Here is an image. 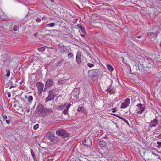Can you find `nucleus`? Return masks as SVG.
Segmentation results:
<instances>
[{
	"mask_svg": "<svg viewBox=\"0 0 161 161\" xmlns=\"http://www.w3.org/2000/svg\"><path fill=\"white\" fill-rule=\"evenodd\" d=\"M58 92V90L54 89L50 90L49 91L48 96L46 97L45 99L46 102L53 100L54 98L56 96Z\"/></svg>",
	"mask_w": 161,
	"mask_h": 161,
	"instance_id": "1",
	"label": "nucleus"
},
{
	"mask_svg": "<svg viewBox=\"0 0 161 161\" xmlns=\"http://www.w3.org/2000/svg\"><path fill=\"white\" fill-rule=\"evenodd\" d=\"M36 85L38 88L37 93L39 96H41L42 92H45L47 88L45 87V88L43 90L44 84L40 82H38Z\"/></svg>",
	"mask_w": 161,
	"mask_h": 161,
	"instance_id": "2",
	"label": "nucleus"
},
{
	"mask_svg": "<svg viewBox=\"0 0 161 161\" xmlns=\"http://www.w3.org/2000/svg\"><path fill=\"white\" fill-rule=\"evenodd\" d=\"M56 134L63 138L68 137L70 135L69 133H67L66 131L63 129H59L57 130L56 131Z\"/></svg>",
	"mask_w": 161,
	"mask_h": 161,
	"instance_id": "3",
	"label": "nucleus"
},
{
	"mask_svg": "<svg viewBox=\"0 0 161 161\" xmlns=\"http://www.w3.org/2000/svg\"><path fill=\"white\" fill-rule=\"evenodd\" d=\"M158 117H156L154 119L151 121L148 126L149 130L150 131L153 127H155L158 124Z\"/></svg>",
	"mask_w": 161,
	"mask_h": 161,
	"instance_id": "4",
	"label": "nucleus"
},
{
	"mask_svg": "<svg viewBox=\"0 0 161 161\" xmlns=\"http://www.w3.org/2000/svg\"><path fill=\"white\" fill-rule=\"evenodd\" d=\"M58 46L59 47L58 50L61 53H64V52H65L66 53L67 51L71 50L70 48L68 49L66 47H64V45H60L59 44Z\"/></svg>",
	"mask_w": 161,
	"mask_h": 161,
	"instance_id": "5",
	"label": "nucleus"
},
{
	"mask_svg": "<svg viewBox=\"0 0 161 161\" xmlns=\"http://www.w3.org/2000/svg\"><path fill=\"white\" fill-rule=\"evenodd\" d=\"M136 106L137 107V108L136 109L137 113L141 114L144 111L145 107L143 105L139 104H138Z\"/></svg>",
	"mask_w": 161,
	"mask_h": 161,
	"instance_id": "6",
	"label": "nucleus"
},
{
	"mask_svg": "<svg viewBox=\"0 0 161 161\" xmlns=\"http://www.w3.org/2000/svg\"><path fill=\"white\" fill-rule=\"evenodd\" d=\"M54 83L53 79H48L46 81L45 84V87H50L54 85Z\"/></svg>",
	"mask_w": 161,
	"mask_h": 161,
	"instance_id": "7",
	"label": "nucleus"
},
{
	"mask_svg": "<svg viewBox=\"0 0 161 161\" xmlns=\"http://www.w3.org/2000/svg\"><path fill=\"white\" fill-rule=\"evenodd\" d=\"M130 103V99L127 98L124 103H121V108H125L129 106Z\"/></svg>",
	"mask_w": 161,
	"mask_h": 161,
	"instance_id": "8",
	"label": "nucleus"
},
{
	"mask_svg": "<svg viewBox=\"0 0 161 161\" xmlns=\"http://www.w3.org/2000/svg\"><path fill=\"white\" fill-rule=\"evenodd\" d=\"M159 33V31L156 30L154 32H149L147 33L148 36L151 38H155Z\"/></svg>",
	"mask_w": 161,
	"mask_h": 161,
	"instance_id": "9",
	"label": "nucleus"
},
{
	"mask_svg": "<svg viewBox=\"0 0 161 161\" xmlns=\"http://www.w3.org/2000/svg\"><path fill=\"white\" fill-rule=\"evenodd\" d=\"M53 111L51 109H46V108H43L42 110V111L40 115L43 116H44L46 115L48 113H53Z\"/></svg>",
	"mask_w": 161,
	"mask_h": 161,
	"instance_id": "10",
	"label": "nucleus"
},
{
	"mask_svg": "<svg viewBox=\"0 0 161 161\" xmlns=\"http://www.w3.org/2000/svg\"><path fill=\"white\" fill-rule=\"evenodd\" d=\"M84 145L86 147H90L92 145L91 140L90 138L85 140L83 142Z\"/></svg>",
	"mask_w": 161,
	"mask_h": 161,
	"instance_id": "11",
	"label": "nucleus"
},
{
	"mask_svg": "<svg viewBox=\"0 0 161 161\" xmlns=\"http://www.w3.org/2000/svg\"><path fill=\"white\" fill-rule=\"evenodd\" d=\"M95 72V69L90 70L89 71L88 74L90 77L94 78L97 76Z\"/></svg>",
	"mask_w": 161,
	"mask_h": 161,
	"instance_id": "12",
	"label": "nucleus"
},
{
	"mask_svg": "<svg viewBox=\"0 0 161 161\" xmlns=\"http://www.w3.org/2000/svg\"><path fill=\"white\" fill-rule=\"evenodd\" d=\"M46 138L51 141H53L54 140V135L53 133H50L46 136Z\"/></svg>",
	"mask_w": 161,
	"mask_h": 161,
	"instance_id": "13",
	"label": "nucleus"
},
{
	"mask_svg": "<svg viewBox=\"0 0 161 161\" xmlns=\"http://www.w3.org/2000/svg\"><path fill=\"white\" fill-rule=\"evenodd\" d=\"M68 79H59L58 81V82L59 84H68V82L67 81H68Z\"/></svg>",
	"mask_w": 161,
	"mask_h": 161,
	"instance_id": "14",
	"label": "nucleus"
},
{
	"mask_svg": "<svg viewBox=\"0 0 161 161\" xmlns=\"http://www.w3.org/2000/svg\"><path fill=\"white\" fill-rule=\"evenodd\" d=\"M77 111L79 112H80L84 114H86L87 113V110L83 106L79 107L77 109Z\"/></svg>",
	"mask_w": 161,
	"mask_h": 161,
	"instance_id": "15",
	"label": "nucleus"
},
{
	"mask_svg": "<svg viewBox=\"0 0 161 161\" xmlns=\"http://www.w3.org/2000/svg\"><path fill=\"white\" fill-rule=\"evenodd\" d=\"M43 106L42 105H40L38 106L36 109V113L37 114L40 115L43 108Z\"/></svg>",
	"mask_w": 161,
	"mask_h": 161,
	"instance_id": "16",
	"label": "nucleus"
},
{
	"mask_svg": "<svg viewBox=\"0 0 161 161\" xmlns=\"http://www.w3.org/2000/svg\"><path fill=\"white\" fill-rule=\"evenodd\" d=\"M143 68H150L151 67L152 64L149 61L145 62L142 64Z\"/></svg>",
	"mask_w": 161,
	"mask_h": 161,
	"instance_id": "17",
	"label": "nucleus"
},
{
	"mask_svg": "<svg viewBox=\"0 0 161 161\" xmlns=\"http://www.w3.org/2000/svg\"><path fill=\"white\" fill-rule=\"evenodd\" d=\"M161 132V127L160 125H159L157 128L155 129L153 131V134L154 135H157L158 134L157 133Z\"/></svg>",
	"mask_w": 161,
	"mask_h": 161,
	"instance_id": "18",
	"label": "nucleus"
},
{
	"mask_svg": "<svg viewBox=\"0 0 161 161\" xmlns=\"http://www.w3.org/2000/svg\"><path fill=\"white\" fill-rule=\"evenodd\" d=\"M80 55V53H77L76 55V61L78 64H80L81 61Z\"/></svg>",
	"mask_w": 161,
	"mask_h": 161,
	"instance_id": "19",
	"label": "nucleus"
},
{
	"mask_svg": "<svg viewBox=\"0 0 161 161\" xmlns=\"http://www.w3.org/2000/svg\"><path fill=\"white\" fill-rule=\"evenodd\" d=\"M25 98L27 99V101L29 103H31L33 100V97L31 96L26 95L25 96Z\"/></svg>",
	"mask_w": 161,
	"mask_h": 161,
	"instance_id": "20",
	"label": "nucleus"
},
{
	"mask_svg": "<svg viewBox=\"0 0 161 161\" xmlns=\"http://www.w3.org/2000/svg\"><path fill=\"white\" fill-rule=\"evenodd\" d=\"M77 26L80 29L83 33L86 34V30L84 27H82L80 24H77Z\"/></svg>",
	"mask_w": 161,
	"mask_h": 161,
	"instance_id": "21",
	"label": "nucleus"
},
{
	"mask_svg": "<svg viewBox=\"0 0 161 161\" xmlns=\"http://www.w3.org/2000/svg\"><path fill=\"white\" fill-rule=\"evenodd\" d=\"M106 90L110 94H114L115 92V90L114 88H112L111 89L109 88H107L106 89Z\"/></svg>",
	"mask_w": 161,
	"mask_h": 161,
	"instance_id": "22",
	"label": "nucleus"
},
{
	"mask_svg": "<svg viewBox=\"0 0 161 161\" xmlns=\"http://www.w3.org/2000/svg\"><path fill=\"white\" fill-rule=\"evenodd\" d=\"M47 46H43L42 47H41L40 48H38V50L40 52H42L44 51L47 48Z\"/></svg>",
	"mask_w": 161,
	"mask_h": 161,
	"instance_id": "23",
	"label": "nucleus"
},
{
	"mask_svg": "<svg viewBox=\"0 0 161 161\" xmlns=\"http://www.w3.org/2000/svg\"><path fill=\"white\" fill-rule=\"evenodd\" d=\"M107 67L108 69L110 71H112L114 70L113 68L110 65L107 64Z\"/></svg>",
	"mask_w": 161,
	"mask_h": 161,
	"instance_id": "24",
	"label": "nucleus"
},
{
	"mask_svg": "<svg viewBox=\"0 0 161 161\" xmlns=\"http://www.w3.org/2000/svg\"><path fill=\"white\" fill-rule=\"evenodd\" d=\"M99 144L101 147H104L106 145L105 142L102 141H100L99 142Z\"/></svg>",
	"mask_w": 161,
	"mask_h": 161,
	"instance_id": "25",
	"label": "nucleus"
},
{
	"mask_svg": "<svg viewBox=\"0 0 161 161\" xmlns=\"http://www.w3.org/2000/svg\"><path fill=\"white\" fill-rule=\"evenodd\" d=\"M95 72L97 74V76H99L100 74H102L101 71L100 69H95Z\"/></svg>",
	"mask_w": 161,
	"mask_h": 161,
	"instance_id": "26",
	"label": "nucleus"
},
{
	"mask_svg": "<svg viewBox=\"0 0 161 161\" xmlns=\"http://www.w3.org/2000/svg\"><path fill=\"white\" fill-rule=\"evenodd\" d=\"M31 154L33 160L35 161L36 159V157L32 149L31 150Z\"/></svg>",
	"mask_w": 161,
	"mask_h": 161,
	"instance_id": "27",
	"label": "nucleus"
},
{
	"mask_svg": "<svg viewBox=\"0 0 161 161\" xmlns=\"http://www.w3.org/2000/svg\"><path fill=\"white\" fill-rule=\"evenodd\" d=\"M71 50H69V51H67V53H68V57L69 58H70L72 57L73 55V53H71Z\"/></svg>",
	"mask_w": 161,
	"mask_h": 161,
	"instance_id": "28",
	"label": "nucleus"
},
{
	"mask_svg": "<svg viewBox=\"0 0 161 161\" xmlns=\"http://www.w3.org/2000/svg\"><path fill=\"white\" fill-rule=\"evenodd\" d=\"M55 25L54 23L52 22L50 23L47 24L46 26L47 27H52L53 26Z\"/></svg>",
	"mask_w": 161,
	"mask_h": 161,
	"instance_id": "29",
	"label": "nucleus"
},
{
	"mask_svg": "<svg viewBox=\"0 0 161 161\" xmlns=\"http://www.w3.org/2000/svg\"><path fill=\"white\" fill-rule=\"evenodd\" d=\"M66 104H65L64 105H60L59 107H58V108L60 110L63 109L66 106Z\"/></svg>",
	"mask_w": 161,
	"mask_h": 161,
	"instance_id": "30",
	"label": "nucleus"
},
{
	"mask_svg": "<svg viewBox=\"0 0 161 161\" xmlns=\"http://www.w3.org/2000/svg\"><path fill=\"white\" fill-rule=\"evenodd\" d=\"M119 118L120 119L124 121L126 123H127L128 124H129L128 121L126 119L122 117H119Z\"/></svg>",
	"mask_w": 161,
	"mask_h": 161,
	"instance_id": "31",
	"label": "nucleus"
},
{
	"mask_svg": "<svg viewBox=\"0 0 161 161\" xmlns=\"http://www.w3.org/2000/svg\"><path fill=\"white\" fill-rule=\"evenodd\" d=\"M39 127V125L38 124H36L34 125L33 126V129L34 130H36L37 128H38Z\"/></svg>",
	"mask_w": 161,
	"mask_h": 161,
	"instance_id": "32",
	"label": "nucleus"
},
{
	"mask_svg": "<svg viewBox=\"0 0 161 161\" xmlns=\"http://www.w3.org/2000/svg\"><path fill=\"white\" fill-rule=\"evenodd\" d=\"M157 143L158 145L157 147L158 148H159L161 147V142L159 141H158L157 142Z\"/></svg>",
	"mask_w": 161,
	"mask_h": 161,
	"instance_id": "33",
	"label": "nucleus"
},
{
	"mask_svg": "<svg viewBox=\"0 0 161 161\" xmlns=\"http://www.w3.org/2000/svg\"><path fill=\"white\" fill-rule=\"evenodd\" d=\"M87 66L90 68H92L94 66V64L90 63H88L87 64Z\"/></svg>",
	"mask_w": 161,
	"mask_h": 161,
	"instance_id": "34",
	"label": "nucleus"
},
{
	"mask_svg": "<svg viewBox=\"0 0 161 161\" xmlns=\"http://www.w3.org/2000/svg\"><path fill=\"white\" fill-rule=\"evenodd\" d=\"M19 29V28L18 26L16 25H14V26L13 29L15 31H16Z\"/></svg>",
	"mask_w": 161,
	"mask_h": 161,
	"instance_id": "35",
	"label": "nucleus"
},
{
	"mask_svg": "<svg viewBox=\"0 0 161 161\" xmlns=\"http://www.w3.org/2000/svg\"><path fill=\"white\" fill-rule=\"evenodd\" d=\"M6 71L7 72V74L6 75V76L7 77H8L10 76V71L9 70H7Z\"/></svg>",
	"mask_w": 161,
	"mask_h": 161,
	"instance_id": "36",
	"label": "nucleus"
},
{
	"mask_svg": "<svg viewBox=\"0 0 161 161\" xmlns=\"http://www.w3.org/2000/svg\"><path fill=\"white\" fill-rule=\"evenodd\" d=\"M134 68H135L136 70H138L140 69L139 67L137 65H135L134 66Z\"/></svg>",
	"mask_w": 161,
	"mask_h": 161,
	"instance_id": "37",
	"label": "nucleus"
},
{
	"mask_svg": "<svg viewBox=\"0 0 161 161\" xmlns=\"http://www.w3.org/2000/svg\"><path fill=\"white\" fill-rule=\"evenodd\" d=\"M159 82H161V71L160 72L159 74Z\"/></svg>",
	"mask_w": 161,
	"mask_h": 161,
	"instance_id": "38",
	"label": "nucleus"
},
{
	"mask_svg": "<svg viewBox=\"0 0 161 161\" xmlns=\"http://www.w3.org/2000/svg\"><path fill=\"white\" fill-rule=\"evenodd\" d=\"M3 121H4L5 119H6L7 118V116L5 115H3Z\"/></svg>",
	"mask_w": 161,
	"mask_h": 161,
	"instance_id": "39",
	"label": "nucleus"
},
{
	"mask_svg": "<svg viewBox=\"0 0 161 161\" xmlns=\"http://www.w3.org/2000/svg\"><path fill=\"white\" fill-rule=\"evenodd\" d=\"M36 21L37 22H39L41 21V19L40 18H37L36 19Z\"/></svg>",
	"mask_w": 161,
	"mask_h": 161,
	"instance_id": "40",
	"label": "nucleus"
},
{
	"mask_svg": "<svg viewBox=\"0 0 161 161\" xmlns=\"http://www.w3.org/2000/svg\"><path fill=\"white\" fill-rule=\"evenodd\" d=\"M158 2V5L160 7H161V0H159Z\"/></svg>",
	"mask_w": 161,
	"mask_h": 161,
	"instance_id": "41",
	"label": "nucleus"
},
{
	"mask_svg": "<svg viewBox=\"0 0 161 161\" xmlns=\"http://www.w3.org/2000/svg\"><path fill=\"white\" fill-rule=\"evenodd\" d=\"M63 113L64 114H67L68 113V111L64 109L63 112Z\"/></svg>",
	"mask_w": 161,
	"mask_h": 161,
	"instance_id": "42",
	"label": "nucleus"
},
{
	"mask_svg": "<svg viewBox=\"0 0 161 161\" xmlns=\"http://www.w3.org/2000/svg\"><path fill=\"white\" fill-rule=\"evenodd\" d=\"M155 137L157 138L161 139V134L158 136H155Z\"/></svg>",
	"mask_w": 161,
	"mask_h": 161,
	"instance_id": "43",
	"label": "nucleus"
},
{
	"mask_svg": "<svg viewBox=\"0 0 161 161\" xmlns=\"http://www.w3.org/2000/svg\"><path fill=\"white\" fill-rule=\"evenodd\" d=\"M152 154L155 156H157L158 157V158H160V157L159 156V155H156V154L155 153H154L153 152H152Z\"/></svg>",
	"mask_w": 161,
	"mask_h": 161,
	"instance_id": "44",
	"label": "nucleus"
},
{
	"mask_svg": "<svg viewBox=\"0 0 161 161\" xmlns=\"http://www.w3.org/2000/svg\"><path fill=\"white\" fill-rule=\"evenodd\" d=\"M70 103H69L68 104V105L66 107V108H68V109H69V108L70 107Z\"/></svg>",
	"mask_w": 161,
	"mask_h": 161,
	"instance_id": "45",
	"label": "nucleus"
},
{
	"mask_svg": "<svg viewBox=\"0 0 161 161\" xmlns=\"http://www.w3.org/2000/svg\"><path fill=\"white\" fill-rule=\"evenodd\" d=\"M112 112L113 113H114L116 111V108H113L112 109Z\"/></svg>",
	"mask_w": 161,
	"mask_h": 161,
	"instance_id": "46",
	"label": "nucleus"
},
{
	"mask_svg": "<svg viewBox=\"0 0 161 161\" xmlns=\"http://www.w3.org/2000/svg\"><path fill=\"white\" fill-rule=\"evenodd\" d=\"M6 122L8 124H9L10 123V121L9 120H7Z\"/></svg>",
	"mask_w": 161,
	"mask_h": 161,
	"instance_id": "47",
	"label": "nucleus"
},
{
	"mask_svg": "<svg viewBox=\"0 0 161 161\" xmlns=\"http://www.w3.org/2000/svg\"><path fill=\"white\" fill-rule=\"evenodd\" d=\"M38 35V33L37 32H36L35 33H34V36H36Z\"/></svg>",
	"mask_w": 161,
	"mask_h": 161,
	"instance_id": "48",
	"label": "nucleus"
},
{
	"mask_svg": "<svg viewBox=\"0 0 161 161\" xmlns=\"http://www.w3.org/2000/svg\"><path fill=\"white\" fill-rule=\"evenodd\" d=\"M8 97H11V94H10V92H8Z\"/></svg>",
	"mask_w": 161,
	"mask_h": 161,
	"instance_id": "49",
	"label": "nucleus"
},
{
	"mask_svg": "<svg viewBox=\"0 0 161 161\" xmlns=\"http://www.w3.org/2000/svg\"><path fill=\"white\" fill-rule=\"evenodd\" d=\"M26 111L27 113H29L30 112V108H26Z\"/></svg>",
	"mask_w": 161,
	"mask_h": 161,
	"instance_id": "50",
	"label": "nucleus"
},
{
	"mask_svg": "<svg viewBox=\"0 0 161 161\" xmlns=\"http://www.w3.org/2000/svg\"><path fill=\"white\" fill-rule=\"evenodd\" d=\"M156 117H158V119H159L158 120H159V121H161V116H157Z\"/></svg>",
	"mask_w": 161,
	"mask_h": 161,
	"instance_id": "51",
	"label": "nucleus"
},
{
	"mask_svg": "<svg viewBox=\"0 0 161 161\" xmlns=\"http://www.w3.org/2000/svg\"><path fill=\"white\" fill-rule=\"evenodd\" d=\"M85 34H80V36L82 37H84L85 36Z\"/></svg>",
	"mask_w": 161,
	"mask_h": 161,
	"instance_id": "52",
	"label": "nucleus"
},
{
	"mask_svg": "<svg viewBox=\"0 0 161 161\" xmlns=\"http://www.w3.org/2000/svg\"><path fill=\"white\" fill-rule=\"evenodd\" d=\"M112 115H113L115 116H117L118 118H119V117H120V116H119L118 115H116V114H112Z\"/></svg>",
	"mask_w": 161,
	"mask_h": 161,
	"instance_id": "53",
	"label": "nucleus"
},
{
	"mask_svg": "<svg viewBox=\"0 0 161 161\" xmlns=\"http://www.w3.org/2000/svg\"><path fill=\"white\" fill-rule=\"evenodd\" d=\"M47 48H49V49H53V47H47Z\"/></svg>",
	"mask_w": 161,
	"mask_h": 161,
	"instance_id": "54",
	"label": "nucleus"
},
{
	"mask_svg": "<svg viewBox=\"0 0 161 161\" xmlns=\"http://www.w3.org/2000/svg\"><path fill=\"white\" fill-rule=\"evenodd\" d=\"M14 87V86H13V85H12V86H10V87L9 88H10V89H11V88H13V87Z\"/></svg>",
	"mask_w": 161,
	"mask_h": 161,
	"instance_id": "55",
	"label": "nucleus"
},
{
	"mask_svg": "<svg viewBox=\"0 0 161 161\" xmlns=\"http://www.w3.org/2000/svg\"><path fill=\"white\" fill-rule=\"evenodd\" d=\"M53 31H54V32H58V30H56V29L54 30H53Z\"/></svg>",
	"mask_w": 161,
	"mask_h": 161,
	"instance_id": "56",
	"label": "nucleus"
},
{
	"mask_svg": "<svg viewBox=\"0 0 161 161\" xmlns=\"http://www.w3.org/2000/svg\"><path fill=\"white\" fill-rule=\"evenodd\" d=\"M7 61V60H3V62H4V63L5 64V63Z\"/></svg>",
	"mask_w": 161,
	"mask_h": 161,
	"instance_id": "57",
	"label": "nucleus"
},
{
	"mask_svg": "<svg viewBox=\"0 0 161 161\" xmlns=\"http://www.w3.org/2000/svg\"><path fill=\"white\" fill-rule=\"evenodd\" d=\"M142 36H138L137 37V38H140L141 37H142Z\"/></svg>",
	"mask_w": 161,
	"mask_h": 161,
	"instance_id": "58",
	"label": "nucleus"
},
{
	"mask_svg": "<svg viewBox=\"0 0 161 161\" xmlns=\"http://www.w3.org/2000/svg\"><path fill=\"white\" fill-rule=\"evenodd\" d=\"M64 110H65L66 111H67L68 112V110H69V109L67 108H65V109H64Z\"/></svg>",
	"mask_w": 161,
	"mask_h": 161,
	"instance_id": "59",
	"label": "nucleus"
},
{
	"mask_svg": "<svg viewBox=\"0 0 161 161\" xmlns=\"http://www.w3.org/2000/svg\"><path fill=\"white\" fill-rule=\"evenodd\" d=\"M52 159H50L48 160H47V161H52Z\"/></svg>",
	"mask_w": 161,
	"mask_h": 161,
	"instance_id": "60",
	"label": "nucleus"
},
{
	"mask_svg": "<svg viewBox=\"0 0 161 161\" xmlns=\"http://www.w3.org/2000/svg\"><path fill=\"white\" fill-rule=\"evenodd\" d=\"M42 148H43L45 149H46V150H47V149H48L47 148H45V147H42Z\"/></svg>",
	"mask_w": 161,
	"mask_h": 161,
	"instance_id": "61",
	"label": "nucleus"
},
{
	"mask_svg": "<svg viewBox=\"0 0 161 161\" xmlns=\"http://www.w3.org/2000/svg\"><path fill=\"white\" fill-rule=\"evenodd\" d=\"M50 1L51 2H53V1L54 0H50Z\"/></svg>",
	"mask_w": 161,
	"mask_h": 161,
	"instance_id": "62",
	"label": "nucleus"
},
{
	"mask_svg": "<svg viewBox=\"0 0 161 161\" xmlns=\"http://www.w3.org/2000/svg\"><path fill=\"white\" fill-rule=\"evenodd\" d=\"M16 106V105L15 104H14V107H15Z\"/></svg>",
	"mask_w": 161,
	"mask_h": 161,
	"instance_id": "63",
	"label": "nucleus"
},
{
	"mask_svg": "<svg viewBox=\"0 0 161 161\" xmlns=\"http://www.w3.org/2000/svg\"><path fill=\"white\" fill-rule=\"evenodd\" d=\"M160 46H161V42H160Z\"/></svg>",
	"mask_w": 161,
	"mask_h": 161,
	"instance_id": "64",
	"label": "nucleus"
}]
</instances>
